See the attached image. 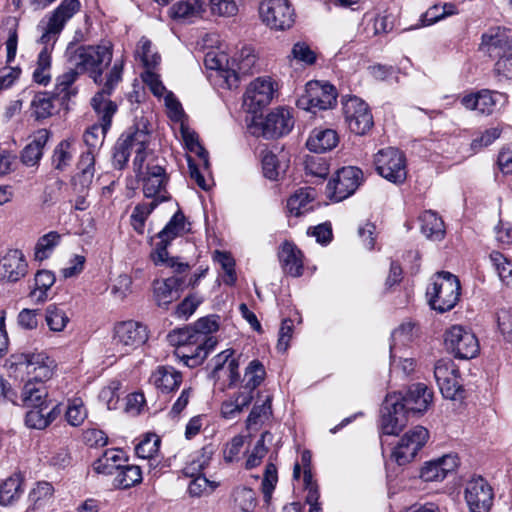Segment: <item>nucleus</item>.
<instances>
[{
  "label": "nucleus",
  "mask_w": 512,
  "mask_h": 512,
  "mask_svg": "<svg viewBox=\"0 0 512 512\" xmlns=\"http://www.w3.org/2000/svg\"><path fill=\"white\" fill-rule=\"evenodd\" d=\"M149 133L145 129L135 128L123 134L117 141L113 152V164L115 168L122 169L128 162L132 152L135 158L133 161L134 169L140 172L147 156V145L149 143Z\"/></svg>",
  "instance_id": "7"
},
{
  "label": "nucleus",
  "mask_w": 512,
  "mask_h": 512,
  "mask_svg": "<svg viewBox=\"0 0 512 512\" xmlns=\"http://www.w3.org/2000/svg\"><path fill=\"white\" fill-rule=\"evenodd\" d=\"M167 338L169 343L176 348L200 342L192 326L174 329L168 334Z\"/></svg>",
  "instance_id": "56"
},
{
  "label": "nucleus",
  "mask_w": 512,
  "mask_h": 512,
  "mask_svg": "<svg viewBox=\"0 0 512 512\" xmlns=\"http://www.w3.org/2000/svg\"><path fill=\"white\" fill-rule=\"evenodd\" d=\"M80 72L76 69H69L56 79L55 94L62 101H68L72 96L77 94V89L73 84L77 80Z\"/></svg>",
  "instance_id": "45"
},
{
  "label": "nucleus",
  "mask_w": 512,
  "mask_h": 512,
  "mask_svg": "<svg viewBox=\"0 0 512 512\" xmlns=\"http://www.w3.org/2000/svg\"><path fill=\"white\" fill-rule=\"evenodd\" d=\"M278 255L286 273L294 277H298L302 274L303 262L301 258V252L294 244L285 242L281 246Z\"/></svg>",
  "instance_id": "37"
},
{
  "label": "nucleus",
  "mask_w": 512,
  "mask_h": 512,
  "mask_svg": "<svg viewBox=\"0 0 512 512\" xmlns=\"http://www.w3.org/2000/svg\"><path fill=\"white\" fill-rule=\"evenodd\" d=\"M259 15L263 23L275 30L292 27L295 13L288 0H263L259 5Z\"/></svg>",
  "instance_id": "13"
},
{
  "label": "nucleus",
  "mask_w": 512,
  "mask_h": 512,
  "mask_svg": "<svg viewBox=\"0 0 512 512\" xmlns=\"http://www.w3.org/2000/svg\"><path fill=\"white\" fill-rule=\"evenodd\" d=\"M142 481V471L138 465H120L115 473L114 485L121 489H127Z\"/></svg>",
  "instance_id": "44"
},
{
  "label": "nucleus",
  "mask_w": 512,
  "mask_h": 512,
  "mask_svg": "<svg viewBox=\"0 0 512 512\" xmlns=\"http://www.w3.org/2000/svg\"><path fill=\"white\" fill-rule=\"evenodd\" d=\"M213 259L215 262L220 264L225 272V277L223 279L224 283L227 285H234L237 280V276L235 272V261L232 256L228 252L216 250L214 252Z\"/></svg>",
  "instance_id": "59"
},
{
  "label": "nucleus",
  "mask_w": 512,
  "mask_h": 512,
  "mask_svg": "<svg viewBox=\"0 0 512 512\" xmlns=\"http://www.w3.org/2000/svg\"><path fill=\"white\" fill-rule=\"evenodd\" d=\"M213 349L203 346L201 342L176 348V356L182 360L185 365L195 367L200 365Z\"/></svg>",
  "instance_id": "42"
},
{
  "label": "nucleus",
  "mask_w": 512,
  "mask_h": 512,
  "mask_svg": "<svg viewBox=\"0 0 512 512\" xmlns=\"http://www.w3.org/2000/svg\"><path fill=\"white\" fill-rule=\"evenodd\" d=\"M429 432L423 426H416L406 432L394 448L392 457L398 465L410 463L426 444Z\"/></svg>",
  "instance_id": "15"
},
{
  "label": "nucleus",
  "mask_w": 512,
  "mask_h": 512,
  "mask_svg": "<svg viewBox=\"0 0 512 512\" xmlns=\"http://www.w3.org/2000/svg\"><path fill=\"white\" fill-rule=\"evenodd\" d=\"M337 92L333 85L320 81H310L306 84L304 92L297 99L300 109L316 112L326 110L336 104Z\"/></svg>",
  "instance_id": "9"
},
{
  "label": "nucleus",
  "mask_w": 512,
  "mask_h": 512,
  "mask_svg": "<svg viewBox=\"0 0 512 512\" xmlns=\"http://www.w3.org/2000/svg\"><path fill=\"white\" fill-rule=\"evenodd\" d=\"M294 126L290 109L280 107L271 111L261 122L262 135L265 138H277L288 134Z\"/></svg>",
  "instance_id": "23"
},
{
  "label": "nucleus",
  "mask_w": 512,
  "mask_h": 512,
  "mask_svg": "<svg viewBox=\"0 0 512 512\" xmlns=\"http://www.w3.org/2000/svg\"><path fill=\"white\" fill-rule=\"evenodd\" d=\"M272 434L269 431H265L261 434L259 440L256 442L251 454L248 456L245 467L246 469H252L261 464L263 458L268 452V448L265 445L266 441H272Z\"/></svg>",
  "instance_id": "55"
},
{
  "label": "nucleus",
  "mask_w": 512,
  "mask_h": 512,
  "mask_svg": "<svg viewBox=\"0 0 512 512\" xmlns=\"http://www.w3.org/2000/svg\"><path fill=\"white\" fill-rule=\"evenodd\" d=\"M150 381L163 393H170L182 383V374L172 366H159L152 373Z\"/></svg>",
  "instance_id": "31"
},
{
  "label": "nucleus",
  "mask_w": 512,
  "mask_h": 512,
  "mask_svg": "<svg viewBox=\"0 0 512 512\" xmlns=\"http://www.w3.org/2000/svg\"><path fill=\"white\" fill-rule=\"evenodd\" d=\"M75 152L74 140H62L54 148L51 158L52 167L57 171H65L70 166Z\"/></svg>",
  "instance_id": "41"
},
{
  "label": "nucleus",
  "mask_w": 512,
  "mask_h": 512,
  "mask_svg": "<svg viewBox=\"0 0 512 512\" xmlns=\"http://www.w3.org/2000/svg\"><path fill=\"white\" fill-rule=\"evenodd\" d=\"M233 500L240 512H253L257 505L255 492L247 487L236 488L233 491Z\"/></svg>",
  "instance_id": "53"
},
{
  "label": "nucleus",
  "mask_w": 512,
  "mask_h": 512,
  "mask_svg": "<svg viewBox=\"0 0 512 512\" xmlns=\"http://www.w3.org/2000/svg\"><path fill=\"white\" fill-rule=\"evenodd\" d=\"M489 259L500 280L507 286H512V261L498 251H493Z\"/></svg>",
  "instance_id": "51"
},
{
  "label": "nucleus",
  "mask_w": 512,
  "mask_h": 512,
  "mask_svg": "<svg viewBox=\"0 0 512 512\" xmlns=\"http://www.w3.org/2000/svg\"><path fill=\"white\" fill-rule=\"evenodd\" d=\"M446 349L459 359H471L479 353V342L475 334L462 325H453L444 334Z\"/></svg>",
  "instance_id": "11"
},
{
  "label": "nucleus",
  "mask_w": 512,
  "mask_h": 512,
  "mask_svg": "<svg viewBox=\"0 0 512 512\" xmlns=\"http://www.w3.org/2000/svg\"><path fill=\"white\" fill-rule=\"evenodd\" d=\"M55 276L51 271L39 270L34 277V288L30 297L36 303H44L48 299V291L55 283Z\"/></svg>",
  "instance_id": "43"
},
{
  "label": "nucleus",
  "mask_w": 512,
  "mask_h": 512,
  "mask_svg": "<svg viewBox=\"0 0 512 512\" xmlns=\"http://www.w3.org/2000/svg\"><path fill=\"white\" fill-rule=\"evenodd\" d=\"M160 442L156 434H146L135 447L136 455L142 459L153 458L159 451Z\"/></svg>",
  "instance_id": "57"
},
{
  "label": "nucleus",
  "mask_w": 512,
  "mask_h": 512,
  "mask_svg": "<svg viewBox=\"0 0 512 512\" xmlns=\"http://www.w3.org/2000/svg\"><path fill=\"white\" fill-rule=\"evenodd\" d=\"M180 131L187 150L191 153H194L199 159V162L196 163L191 156H187L190 177L201 189L208 190L210 187V182L208 179H206L200 170L201 167L204 170L209 169L208 152L199 143L198 135L194 131H191L183 124H181Z\"/></svg>",
  "instance_id": "10"
},
{
  "label": "nucleus",
  "mask_w": 512,
  "mask_h": 512,
  "mask_svg": "<svg viewBox=\"0 0 512 512\" xmlns=\"http://www.w3.org/2000/svg\"><path fill=\"white\" fill-rule=\"evenodd\" d=\"M213 454L214 448L211 445L193 453L182 470L184 476L192 478L203 475L202 471L209 465Z\"/></svg>",
  "instance_id": "38"
},
{
  "label": "nucleus",
  "mask_w": 512,
  "mask_h": 512,
  "mask_svg": "<svg viewBox=\"0 0 512 512\" xmlns=\"http://www.w3.org/2000/svg\"><path fill=\"white\" fill-rule=\"evenodd\" d=\"M121 451L117 449L106 450L93 464V469L98 474L115 475L121 465Z\"/></svg>",
  "instance_id": "46"
},
{
  "label": "nucleus",
  "mask_w": 512,
  "mask_h": 512,
  "mask_svg": "<svg viewBox=\"0 0 512 512\" xmlns=\"http://www.w3.org/2000/svg\"><path fill=\"white\" fill-rule=\"evenodd\" d=\"M61 235L56 231L41 236L34 248V258L37 261H43L50 257L56 246L59 245Z\"/></svg>",
  "instance_id": "49"
},
{
  "label": "nucleus",
  "mask_w": 512,
  "mask_h": 512,
  "mask_svg": "<svg viewBox=\"0 0 512 512\" xmlns=\"http://www.w3.org/2000/svg\"><path fill=\"white\" fill-rule=\"evenodd\" d=\"M186 217L181 210H178L165 225V227L156 235L158 241L155 244L156 259L162 261L166 258V249L171 242L183 236L189 228L187 227Z\"/></svg>",
  "instance_id": "20"
},
{
  "label": "nucleus",
  "mask_w": 512,
  "mask_h": 512,
  "mask_svg": "<svg viewBox=\"0 0 512 512\" xmlns=\"http://www.w3.org/2000/svg\"><path fill=\"white\" fill-rule=\"evenodd\" d=\"M96 152L87 150L82 152L77 163L79 177L82 185H88L92 182L95 173Z\"/></svg>",
  "instance_id": "52"
},
{
  "label": "nucleus",
  "mask_w": 512,
  "mask_h": 512,
  "mask_svg": "<svg viewBox=\"0 0 512 512\" xmlns=\"http://www.w3.org/2000/svg\"><path fill=\"white\" fill-rule=\"evenodd\" d=\"M148 339L147 328L135 321L118 323L114 328L112 348L119 357L143 345Z\"/></svg>",
  "instance_id": "8"
},
{
  "label": "nucleus",
  "mask_w": 512,
  "mask_h": 512,
  "mask_svg": "<svg viewBox=\"0 0 512 512\" xmlns=\"http://www.w3.org/2000/svg\"><path fill=\"white\" fill-rule=\"evenodd\" d=\"M421 232L434 241L443 239L445 235V226L443 220L433 211L428 210L420 216Z\"/></svg>",
  "instance_id": "40"
},
{
  "label": "nucleus",
  "mask_w": 512,
  "mask_h": 512,
  "mask_svg": "<svg viewBox=\"0 0 512 512\" xmlns=\"http://www.w3.org/2000/svg\"><path fill=\"white\" fill-rule=\"evenodd\" d=\"M167 176L165 170L159 165L147 167L146 175L143 177V193L146 198L162 203L170 199L166 190Z\"/></svg>",
  "instance_id": "24"
},
{
  "label": "nucleus",
  "mask_w": 512,
  "mask_h": 512,
  "mask_svg": "<svg viewBox=\"0 0 512 512\" xmlns=\"http://www.w3.org/2000/svg\"><path fill=\"white\" fill-rule=\"evenodd\" d=\"M158 205V201H151L149 203H140L134 207L131 214V223L138 233L143 232L145 221Z\"/></svg>",
  "instance_id": "58"
},
{
  "label": "nucleus",
  "mask_w": 512,
  "mask_h": 512,
  "mask_svg": "<svg viewBox=\"0 0 512 512\" xmlns=\"http://www.w3.org/2000/svg\"><path fill=\"white\" fill-rule=\"evenodd\" d=\"M135 56L139 59L146 69H155L161 60L160 55L157 51H155L152 42L146 38L142 37L135 50Z\"/></svg>",
  "instance_id": "48"
},
{
  "label": "nucleus",
  "mask_w": 512,
  "mask_h": 512,
  "mask_svg": "<svg viewBox=\"0 0 512 512\" xmlns=\"http://www.w3.org/2000/svg\"><path fill=\"white\" fill-rule=\"evenodd\" d=\"M408 413L400 405V396H386L381 409V430L386 435H398L407 425Z\"/></svg>",
  "instance_id": "16"
},
{
  "label": "nucleus",
  "mask_w": 512,
  "mask_h": 512,
  "mask_svg": "<svg viewBox=\"0 0 512 512\" xmlns=\"http://www.w3.org/2000/svg\"><path fill=\"white\" fill-rule=\"evenodd\" d=\"M286 165L281 163L277 156L267 152L262 157L263 174L270 180H277L281 173L285 171Z\"/></svg>",
  "instance_id": "61"
},
{
  "label": "nucleus",
  "mask_w": 512,
  "mask_h": 512,
  "mask_svg": "<svg viewBox=\"0 0 512 512\" xmlns=\"http://www.w3.org/2000/svg\"><path fill=\"white\" fill-rule=\"evenodd\" d=\"M481 45L489 52L512 50V29L501 26L489 28L481 37Z\"/></svg>",
  "instance_id": "29"
},
{
  "label": "nucleus",
  "mask_w": 512,
  "mask_h": 512,
  "mask_svg": "<svg viewBox=\"0 0 512 512\" xmlns=\"http://www.w3.org/2000/svg\"><path fill=\"white\" fill-rule=\"evenodd\" d=\"M50 138V132L47 129L37 130L30 143H28L22 153L21 160L26 166L36 165L43 156V148Z\"/></svg>",
  "instance_id": "30"
},
{
  "label": "nucleus",
  "mask_w": 512,
  "mask_h": 512,
  "mask_svg": "<svg viewBox=\"0 0 512 512\" xmlns=\"http://www.w3.org/2000/svg\"><path fill=\"white\" fill-rule=\"evenodd\" d=\"M24 492V477L14 473L0 483V505L8 506L17 502Z\"/></svg>",
  "instance_id": "35"
},
{
  "label": "nucleus",
  "mask_w": 512,
  "mask_h": 512,
  "mask_svg": "<svg viewBox=\"0 0 512 512\" xmlns=\"http://www.w3.org/2000/svg\"><path fill=\"white\" fill-rule=\"evenodd\" d=\"M233 353V350L226 349L217 354L211 361V377L218 380L221 378V373H224L230 381V386L235 384L240 378L238 372L239 364L236 359L232 358Z\"/></svg>",
  "instance_id": "27"
},
{
  "label": "nucleus",
  "mask_w": 512,
  "mask_h": 512,
  "mask_svg": "<svg viewBox=\"0 0 512 512\" xmlns=\"http://www.w3.org/2000/svg\"><path fill=\"white\" fill-rule=\"evenodd\" d=\"M54 493L53 486L46 481H41L29 492L28 501L31 510H38L44 507L52 499Z\"/></svg>",
  "instance_id": "47"
},
{
  "label": "nucleus",
  "mask_w": 512,
  "mask_h": 512,
  "mask_svg": "<svg viewBox=\"0 0 512 512\" xmlns=\"http://www.w3.org/2000/svg\"><path fill=\"white\" fill-rule=\"evenodd\" d=\"M276 86L270 77H259L252 81L244 94V105L248 111L257 113L270 104L276 92Z\"/></svg>",
  "instance_id": "18"
},
{
  "label": "nucleus",
  "mask_w": 512,
  "mask_h": 512,
  "mask_svg": "<svg viewBox=\"0 0 512 512\" xmlns=\"http://www.w3.org/2000/svg\"><path fill=\"white\" fill-rule=\"evenodd\" d=\"M434 377L442 395L454 399L460 389L459 371L450 359H440L434 367Z\"/></svg>",
  "instance_id": "21"
},
{
  "label": "nucleus",
  "mask_w": 512,
  "mask_h": 512,
  "mask_svg": "<svg viewBox=\"0 0 512 512\" xmlns=\"http://www.w3.org/2000/svg\"><path fill=\"white\" fill-rule=\"evenodd\" d=\"M219 316L209 315L198 319L192 326L199 341L203 346H207L214 350L217 345V339L212 333L219 329Z\"/></svg>",
  "instance_id": "36"
},
{
  "label": "nucleus",
  "mask_w": 512,
  "mask_h": 512,
  "mask_svg": "<svg viewBox=\"0 0 512 512\" xmlns=\"http://www.w3.org/2000/svg\"><path fill=\"white\" fill-rule=\"evenodd\" d=\"M81 8L79 0H62L61 3L39 22L38 29L42 32L38 43L42 49L38 54L37 66L33 72V80L47 85L51 80V54L66 24Z\"/></svg>",
  "instance_id": "1"
},
{
  "label": "nucleus",
  "mask_w": 512,
  "mask_h": 512,
  "mask_svg": "<svg viewBox=\"0 0 512 512\" xmlns=\"http://www.w3.org/2000/svg\"><path fill=\"white\" fill-rule=\"evenodd\" d=\"M266 371L259 360H252L245 369L242 389L254 391L265 379Z\"/></svg>",
  "instance_id": "50"
},
{
  "label": "nucleus",
  "mask_w": 512,
  "mask_h": 512,
  "mask_svg": "<svg viewBox=\"0 0 512 512\" xmlns=\"http://www.w3.org/2000/svg\"><path fill=\"white\" fill-rule=\"evenodd\" d=\"M400 396V405L408 414H423L433 400L432 391L423 383L409 386L406 394Z\"/></svg>",
  "instance_id": "25"
},
{
  "label": "nucleus",
  "mask_w": 512,
  "mask_h": 512,
  "mask_svg": "<svg viewBox=\"0 0 512 512\" xmlns=\"http://www.w3.org/2000/svg\"><path fill=\"white\" fill-rule=\"evenodd\" d=\"M31 106L36 119H45L51 116L54 109L52 99L46 93H39L35 95Z\"/></svg>",
  "instance_id": "62"
},
{
  "label": "nucleus",
  "mask_w": 512,
  "mask_h": 512,
  "mask_svg": "<svg viewBox=\"0 0 512 512\" xmlns=\"http://www.w3.org/2000/svg\"><path fill=\"white\" fill-rule=\"evenodd\" d=\"M460 290V281L455 275L447 271L437 272L426 291L428 304L440 313L449 311L459 301Z\"/></svg>",
  "instance_id": "6"
},
{
  "label": "nucleus",
  "mask_w": 512,
  "mask_h": 512,
  "mask_svg": "<svg viewBox=\"0 0 512 512\" xmlns=\"http://www.w3.org/2000/svg\"><path fill=\"white\" fill-rule=\"evenodd\" d=\"M339 137L333 129L315 128L307 139V148L315 153H324L337 146Z\"/></svg>",
  "instance_id": "33"
},
{
  "label": "nucleus",
  "mask_w": 512,
  "mask_h": 512,
  "mask_svg": "<svg viewBox=\"0 0 512 512\" xmlns=\"http://www.w3.org/2000/svg\"><path fill=\"white\" fill-rule=\"evenodd\" d=\"M344 114L350 131L356 135H364L373 126V117L368 105L356 96L346 100Z\"/></svg>",
  "instance_id": "17"
},
{
  "label": "nucleus",
  "mask_w": 512,
  "mask_h": 512,
  "mask_svg": "<svg viewBox=\"0 0 512 512\" xmlns=\"http://www.w3.org/2000/svg\"><path fill=\"white\" fill-rule=\"evenodd\" d=\"M28 261L20 249H8L0 257V281L16 283L28 274Z\"/></svg>",
  "instance_id": "19"
},
{
  "label": "nucleus",
  "mask_w": 512,
  "mask_h": 512,
  "mask_svg": "<svg viewBox=\"0 0 512 512\" xmlns=\"http://www.w3.org/2000/svg\"><path fill=\"white\" fill-rule=\"evenodd\" d=\"M45 319L50 330L54 332L63 331L70 321L64 309L55 304H51L46 308Z\"/></svg>",
  "instance_id": "54"
},
{
  "label": "nucleus",
  "mask_w": 512,
  "mask_h": 512,
  "mask_svg": "<svg viewBox=\"0 0 512 512\" xmlns=\"http://www.w3.org/2000/svg\"><path fill=\"white\" fill-rule=\"evenodd\" d=\"M465 499L471 512H488L493 500V492L482 478H474L467 483Z\"/></svg>",
  "instance_id": "22"
},
{
  "label": "nucleus",
  "mask_w": 512,
  "mask_h": 512,
  "mask_svg": "<svg viewBox=\"0 0 512 512\" xmlns=\"http://www.w3.org/2000/svg\"><path fill=\"white\" fill-rule=\"evenodd\" d=\"M218 484L208 480L204 475L192 477L188 485V493L192 497H201L204 494L213 492Z\"/></svg>",
  "instance_id": "63"
},
{
  "label": "nucleus",
  "mask_w": 512,
  "mask_h": 512,
  "mask_svg": "<svg viewBox=\"0 0 512 512\" xmlns=\"http://www.w3.org/2000/svg\"><path fill=\"white\" fill-rule=\"evenodd\" d=\"M204 64L211 70L210 77L221 88H237L242 76L254 73L257 56L250 46H243L230 63L225 52L209 50L205 53Z\"/></svg>",
  "instance_id": "4"
},
{
  "label": "nucleus",
  "mask_w": 512,
  "mask_h": 512,
  "mask_svg": "<svg viewBox=\"0 0 512 512\" xmlns=\"http://www.w3.org/2000/svg\"><path fill=\"white\" fill-rule=\"evenodd\" d=\"M205 9L201 0H180L170 8V16L178 21L193 22L201 18Z\"/></svg>",
  "instance_id": "34"
},
{
  "label": "nucleus",
  "mask_w": 512,
  "mask_h": 512,
  "mask_svg": "<svg viewBox=\"0 0 512 512\" xmlns=\"http://www.w3.org/2000/svg\"><path fill=\"white\" fill-rule=\"evenodd\" d=\"M11 360L12 365H15L17 369L25 370L31 377L22 389V404L32 408L45 405L48 392L44 381L53 375L54 360L44 352L20 353L12 355Z\"/></svg>",
  "instance_id": "3"
},
{
  "label": "nucleus",
  "mask_w": 512,
  "mask_h": 512,
  "mask_svg": "<svg viewBox=\"0 0 512 512\" xmlns=\"http://www.w3.org/2000/svg\"><path fill=\"white\" fill-rule=\"evenodd\" d=\"M123 66V60L114 62L106 75L102 89L91 99V105L99 117V123L89 127L83 135L84 143L88 147L87 150L96 152L102 146L105 135L111 126L112 117L117 111V105L110 100V96L122 80Z\"/></svg>",
  "instance_id": "2"
},
{
  "label": "nucleus",
  "mask_w": 512,
  "mask_h": 512,
  "mask_svg": "<svg viewBox=\"0 0 512 512\" xmlns=\"http://www.w3.org/2000/svg\"><path fill=\"white\" fill-rule=\"evenodd\" d=\"M418 328L413 322H404L391 335L390 361L395 363L397 353L402 347L408 346L418 336Z\"/></svg>",
  "instance_id": "32"
},
{
  "label": "nucleus",
  "mask_w": 512,
  "mask_h": 512,
  "mask_svg": "<svg viewBox=\"0 0 512 512\" xmlns=\"http://www.w3.org/2000/svg\"><path fill=\"white\" fill-rule=\"evenodd\" d=\"M65 417L67 422L74 427L80 426L87 417V411L81 398L69 400Z\"/></svg>",
  "instance_id": "60"
},
{
  "label": "nucleus",
  "mask_w": 512,
  "mask_h": 512,
  "mask_svg": "<svg viewBox=\"0 0 512 512\" xmlns=\"http://www.w3.org/2000/svg\"><path fill=\"white\" fill-rule=\"evenodd\" d=\"M183 281L179 277H169L154 282V297L160 307H166L179 298Z\"/></svg>",
  "instance_id": "28"
},
{
  "label": "nucleus",
  "mask_w": 512,
  "mask_h": 512,
  "mask_svg": "<svg viewBox=\"0 0 512 512\" xmlns=\"http://www.w3.org/2000/svg\"><path fill=\"white\" fill-rule=\"evenodd\" d=\"M306 173L321 179L326 178L329 173V164L326 158L321 156H307L305 160Z\"/></svg>",
  "instance_id": "64"
},
{
  "label": "nucleus",
  "mask_w": 512,
  "mask_h": 512,
  "mask_svg": "<svg viewBox=\"0 0 512 512\" xmlns=\"http://www.w3.org/2000/svg\"><path fill=\"white\" fill-rule=\"evenodd\" d=\"M112 58L113 46L107 42L77 47L71 54L70 61L80 73L87 72L95 83H101L103 71L111 63Z\"/></svg>",
  "instance_id": "5"
},
{
  "label": "nucleus",
  "mask_w": 512,
  "mask_h": 512,
  "mask_svg": "<svg viewBox=\"0 0 512 512\" xmlns=\"http://www.w3.org/2000/svg\"><path fill=\"white\" fill-rule=\"evenodd\" d=\"M363 179L362 171L353 166L339 169L328 182L327 192L336 202L342 201L355 193Z\"/></svg>",
  "instance_id": "14"
},
{
  "label": "nucleus",
  "mask_w": 512,
  "mask_h": 512,
  "mask_svg": "<svg viewBox=\"0 0 512 512\" xmlns=\"http://www.w3.org/2000/svg\"><path fill=\"white\" fill-rule=\"evenodd\" d=\"M501 100H506L503 93L483 89L476 94L465 95L462 97L461 103L469 110H476L480 114L490 115Z\"/></svg>",
  "instance_id": "26"
},
{
  "label": "nucleus",
  "mask_w": 512,
  "mask_h": 512,
  "mask_svg": "<svg viewBox=\"0 0 512 512\" xmlns=\"http://www.w3.org/2000/svg\"><path fill=\"white\" fill-rule=\"evenodd\" d=\"M375 165L378 173L394 184L403 183L407 177L405 156L396 148L380 150L375 155Z\"/></svg>",
  "instance_id": "12"
},
{
  "label": "nucleus",
  "mask_w": 512,
  "mask_h": 512,
  "mask_svg": "<svg viewBox=\"0 0 512 512\" xmlns=\"http://www.w3.org/2000/svg\"><path fill=\"white\" fill-rule=\"evenodd\" d=\"M314 197L315 191L312 188L299 189L287 201L289 213L298 217L309 212L313 209L312 201Z\"/></svg>",
  "instance_id": "39"
}]
</instances>
